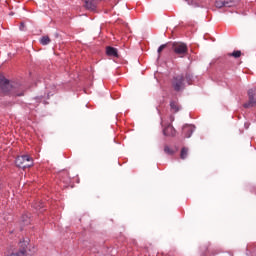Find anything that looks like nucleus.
<instances>
[{
    "label": "nucleus",
    "mask_w": 256,
    "mask_h": 256,
    "mask_svg": "<svg viewBox=\"0 0 256 256\" xmlns=\"http://www.w3.org/2000/svg\"><path fill=\"white\" fill-rule=\"evenodd\" d=\"M15 86H13L7 78L4 76H0V93H13V95H17V97H21L23 93L17 94L13 89Z\"/></svg>",
    "instance_id": "obj_1"
},
{
    "label": "nucleus",
    "mask_w": 256,
    "mask_h": 256,
    "mask_svg": "<svg viewBox=\"0 0 256 256\" xmlns=\"http://www.w3.org/2000/svg\"><path fill=\"white\" fill-rule=\"evenodd\" d=\"M15 163L20 169H27L33 167V158L29 155L18 156Z\"/></svg>",
    "instance_id": "obj_2"
},
{
    "label": "nucleus",
    "mask_w": 256,
    "mask_h": 256,
    "mask_svg": "<svg viewBox=\"0 0 256 256\" xmlns=\"http://www.w3.org/2000/svg\"><path fill=\"white\" fill-rule=\"evenodd\" d=\"M172 50L178 57H185L189 53V48L187 44L183 42H174L172 44Z\"/></svg>",
    "instance_id": "obj_3"
},
{
    "label": "nucleus",
    "mask_w": 256,
    "mask_h": 256,
    "mask_svg": "<svg viewBox=\"0 0 256 256\" xmlns=\"http://www.w3.org/2000/svg\"><path fill=\"white\" fill-rule=\"evenodd\" d=\"M172 87L174 91H183L185 89V77L183 75H177L172 79Z\"/></svg>",
    "instance_id": "obj_4"
},
{
    "label": "nucleus",
    "mask_w": 256,
    "mask_h": 256,
    "mask_svg": "<svg viewBox=\"0 0 256 256\" xmlns=\"http://www.w3.org/2000/svg\"><path fill=\"white\" fill-rule=\"evenodd\" d=\"M162 127H164L163 135L165 137H175L177 130H175L172 124H166L165 126V121L162 120Z\"/></svg>",
    "instance_id": "obj_5"
},
{
    "label": "nucleus",
    "mask_w": 256,
    "mask_h": 256,
    "mask_svg": "<svg viewBox=\"0 0 256 256\" xmlns=\"http://www.w3.org/2000/svg\"><path fill=\"white\" fill-rule=\"evenodd\" d=\"M249 101L244 104L245 109L256 107V93L254 89L248 90Z\"/></svg>",
    "instance_id": "obj_6"
},
{
    "label": "nucleus",
    "mask_w": 256,
    "mask_h": 256,
    "mask_svg": "<svg viewBox=\"0 0 256 256\" xmlns=\"http://www.w3.org/2000/svg\"><path fill=\"white\" fill-rule=\"evenodd\" d=\"M194 132H195V126L194 125L185 124L182 127V134L184 135V137L186 139H189L191 137V135H193Z\"/></svg>",
    "instance_id": "obj_7"
},
{
    "label": "nucleus",
    "mask_w": 256,
    "mask_h": 256,
    "mask_svg": "<svg viewBox=\"0 0 256 256\" xmlns=\"http://www.w3.org/2000/svg\"><path fill=\"white\" fill-rule=\"evenodd\" d=\"M98 3H101V0H85V7L89 11H95V9H97Z\"/></svg>",
    "instance_id": "obj_8"
},
{
    "label": "nucleus",
    "mask_w": 256,
    "mask_h": 256,
    "mask_svg": "<svg viewBox=\"0 0 256 256\" xmlns=\"http://www.w3.org/2000/svg\"><path fill=\"white\" fill-rule=\"evenodd\" d=\"M106 55H108V57H119L117 48L111 46L106 47Z\"/></svg>",
    "instance_id": "obj_9"
},
{
    "label": "nucleus",
    "mask_w": 256,
    "mask_h": 256,
    "mask_svg": "<svg viewBox=\"0 0 256 256\" xmlns=\"http://www.w3.org/2000/svg\"><path fill=\"white\" fill-rule=\"evenodd\" d=\"M19 247H20L19 251H24L25 256H27V248L29 247V239L20 241Z\"/></svg>",
    "instance_id": "obj_10"
},
{
    "label": "nucleus",
    "mask_w": 256,
    "mask_h": 256,
    "mask_svg": "<svg viewBox=\"0 0 256 256\" xmlns=\"http://www.w3.org/2000/svg\"><path fill=\"white\" fill-rule=\"evenodd\" d=\"M215 5L218 9H221L222 7H231V4L225 0H216Z\"/></svg>",
    "instance_id": "obj_11"
},
{
    "label": "nucleus",
    "mask_w": 256,
    "mask_h": 256,
    "mask_svg": "<svg viewBox=\"0 0 256 256\" xmlns=\"http://www.w3.org/2000/svg\"><path fill=\"white\" fill-rule=\"evenodd\" d=\"M187 155H189V148L183 147L180 152V159H187Z\"/></svg>",
    "instance_id": "obj_12"
},
{
    "label": "nucleus",
    "mask_w": 256,
    "mask_h": 256,
    "mask_svg": "<svg viewBox=\"0 0 256 256\" xmlns=\"http://www.w3.org/2000/svg\"><path fill=\"white\" fill-rule=\"evenodd\" d=\"M40 43L41 45H49L51 43V38H49V36H43L40 39Z\"/></svg>",
    "instance_id": "obj_13"
},
{
    "label": "nucleus",
    "mask_w": 256,
    "mask_h": 256,
    "mask_svg": "<svg viewBox=\"0 0 256 256\" xmlns=\"http://www.w3.org/2000/svg\"><path fill=\"white\" fill-rule=\"evenodd\" d=\"M170 108L173 113H177L179 111V105H177V102H171Z\"/></svg>",
    "instance_id": "obj_14"
},
{
    "label": "nucleus",
    "mask_w": 256,
    "mask_h": 256,
    "mask_svg": "<svg viewBox=\"0 0 256 256\" xmlns=\"http://www.w3.org/2000/svg\"><path fill=\"white\" fill-rule=\"evenodd\" d=\"M164 152L167 154V155H174L175 151H173V149H171L169 146H165L164 147Z\"/></svg>",
    "instance_id": "obj_15"
},
{
    "label": "nucleus",
    "mask_w": 256,
    "mask_h": 256,
    "mask_svg": "<svg viewBox=\"0 0 256 256\" xmlns=\"http://www.w3.org/2000/svg\"><path fill=\"white\" fill-rule=\"evenodd\" d=\"M230 56L234 57L235 59H239V57H241V51L240 50H236L232 54H230Z\"/></svg>",
    "instance_id": "obj_16"
},
{
    "label": "nucleus",
    "mask_w": 256,
    "mask_h": 256,
    "mask_svg": "<svg viewBox=\"0 0 256 256\" xmlns=\"http://www.w3.org/2000/svg\"><path fill=\"white\" fill-rule=\"evenodd\" d=\"M185 79L188 85H191V79H193V76H191V74H186Z\"/></svg>",
    "instance_id": "obj_17"
},
{
    "label": "nucleus",
    "mask_w": 256,
    "mask_h": 256,
    "mask_svg": "<svg viewBox=\"0 0 256 256\" xmlns=\"http://www.w3.org/2000/svg\"><path fill=\"white\" fill-rule=\"evenodd\" d=\"M167 47V44H162L159 48H158V53H161L163 51V49H165Z\"/></svg>",
    "instance_id": "obj_18"
},
{
    "label": "nucleus",
    "mask_w": 256,
    "mask_h": 256,
    "mask_svg": "<svg viewBox=\"0 0 256 256\" xmlns=\"http://www.w3.org/2000/svg\"><path fill=\"white\" fill-rule=\"evenodd\" d=\"M169 121H170V123L168 125H171V123H173V121H175V116L170 115Z\"/></svg>",
    "instance_id": "obj_19"
},
{
    "label": "nucleus",
    "mask_w": 256,
    "mask_h": 256,
    "mask_svg": "<svg viewBox=\"0 0 256 256\" xmlns=\"http://www.w3.org/2000/svg\"><path fill=\"white\" fill-rule=\"evenodd\" d=\"M24 29H25V23L22 22L20 24V31H24Z\"/></svg>",
    "instance_id": "obj_20"
}]
</instances>
